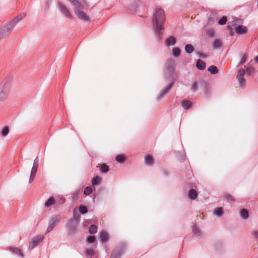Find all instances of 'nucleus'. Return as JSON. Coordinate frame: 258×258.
Returning <instances> with one entry per match:
<instances>
[{
  "label": "nucleus",
  "mask_w": 258,
  "mask_h": 258,
  "mask_svg": "<svg viewBox=\"0 0 258 258\" xmlns=\"http://www.w3.org/2000/svg\"><path fill=\"white\" fill-rule=\"evenodd\" d=\"M8 92V90L6 88H3L2 89H0V101L7 98Z\"/></svg>",
  "instance_id": "12"
},
{
  "label": "nucleus",
  "mask_w": 258,
  "mask_h": 258,
  "mask_svg": "<svg viewBox=\"0 0 258 258\" xmlns=\"http://www.w3.org/2000/svg\"><path fill=\"white\" fill-rule=\"evenodd\" d=\"M92 192V189L90 186L86 187L84 191V194L85 195H89Z\"/></svg>",
  "instance_id": "38"
},
{
  "label": "nucleus",
  "mask_w": 258,
  "mask_h": 258,
  "mask_svg": "<svg viewBox=\"0 0 258 258\" xmlns=\"http://www.w3.org/2000/svg\"><path fill=\"white\" fill-rule=\"evenodd\" d=\"M36 175V173L31 172V175H30V177L29 178V182L30 183L32 182L33 181Z\"/></svg>",
  "instance_id": "43"
},
{
  "label": "nucleus",
  "mask_w": 258,
  "mask_h": 258,
  "mask_svg": "<svg viewBox=\"0 0 258 258\" xmlns=\"http://www.w3.org/2000/svg\"><path fill=\"white\" fill-rule=\"evenodd\" d=\"M174 85V82H171L169 85L164 88L160 93V94L158 96L159 99H160L162 98L163 97H164L171 90L172 87H173Z\"/></svg>",
  "instance_id": "9"
},
{
  "label": "nucleus",
  "mask_w": 258,
  "mask_h": 258,
  "mask_svg": "<svg viewBox=\"0 0 258 258\" xmlns=\"http://www.w3.org/2000/svg\"><path fill=\"white\" fill-rule=\"evenodd\" d=\"M58 8L61 13L67 18L72 19V16L68 8L62 4L59 3L58 4Z\"/></svg>",
  "instance_id": "7"
},
{
  "label": "nucleus",
  "mask_w": 258,
  "mask_h": 258,
  "mask_svg": "<svg viewBox=\"0 0 258 258\" xmlns=\"http://www.w3.org/2000/svg\"><path fill=\"white\" fill-rule=\"evenodd\" d=\"M176 43V39L173 36H170L167 38L165 41L166 46L173 45Z\"/></svg>",
  "instance_id": "14"
},
{
  "label": "nucleus",
  "mask_w": 258,
  "mask_h": 258,
  "mask_svg": "<svg viewBox=\"0 0 258 258\" xmlns=\"http://www.w3.org/2000/svg\"><path fill=\"white\" fill-rule=\"evenodd\" d=\"M94 248H96V245H94Z\"/></svg>",
  "instance_id": "50"
},
{
  "label": "nucleus",
  "mask_w": 258,
  "mask_h": 258,
  "mask_svg": "<svg viewBox=\"0 0 258 258\" xmlns=\"http://www.w3.org/2000/svg\"><path fill=\"white\" fill-rule=\"evenodd\" d=\"M7 250H9L10 252L16 253L18 254V255L20 256L22 258L24 257V255L22 253L21 249H19L18 248L14 246H9L6 248Z\"/></svg>",
  "instance_id": "10"
},
{
  "label": "nucleus",
  "mask_w": 258,
  "mask_h": 258,
  "mask_svg": "<svg viewBox=\"0 0 258 258\" xmlns=\"http://www.w3.org/2000/svg\"><path fill=\"white\" fill-rule=\"evenodd\" d=\"M79 211L80 213H81L82 214H84L87 213L88 209L86 206L84 205H81L79 207Z\"/></svg>",
  "instance_id": "33"
},
{
  "label": "nucleus",
  "mask_w": 258,
  "mask_h": 258,
  "mask_svg": "<svg viewBox=\"0 0 258 258\" xmlns=\"http://www.w3.org/2000/svg\"><path fill=\"white\" fill-rule=\"evenodd\" d=\"M55 204V200L52 197H50L45 203V207L47 208Z\"/></svg>",
  "instance_id": "24"
},
{
  "label": "nucleus",
  "mask_w": 258,
  "mask_h": 258,
  "mask_svg": "<svg viewBox=\"0 0 258 258\" xmlns=\"http://www.w3.org/2000/svg\"><path fill=\"white\" fill-rule=\"evenodd\" d=\"M247 29L244 26L240 25L235 28V32L238 34H244L247 33Z\"/></svg>",
  "instance_id": "11"
},
{
  "label": "nucleus",
  "mask_w": 258,
  "mask_h": 258,
  "mask_svg": "<svg viewBox=\"0 0 258 258\" xmlns=\"http://www.w3.org/2000/svg\"><path fill=\"white\" fill-rule=\"evenodd\" d=\"M153 25L155 27V30L157 32L158 36L159 39L162 37V30L164 29L163 24L165 22V15L164 11L160 8H157L153 18Z\"/></svg>",
  "instance_id": "1"
},
{
  "label": "nucleus",
  "mask_w": 258,
  "mask_h": 258,
  "mask_svg": "<svg viewBox=\"0 0 258 258\" xmlns=\"http://www.w3.org/2000/svg\"><path fill=\"white\" fill-rule=\"evenodd\" d=\"M95 241V237L94 236H89L87 238V242L89 243H94Z\"/></svg>",
  "instance_id": "40"
},
{
  "label": "nucleus",
  "mask_w": 258,
  "mask_h": 258,
  "mask_svg": "<svg viewBox=\"0 0 258 258\" xmlns=\"http://www.w3.org/2000/svg\"><path fill=\"white\" fill-rule=\"evenodd\" d=\"M208 71L212 74H216L218 72V69L215 66H210L208 68Z\"/></svg>",
  "instance_id": "22"
},
{
  "label": "nucleus",
  "mask_w": 258,
  "mask_h": 258,
  "mask_svg": "<svg viewBox=\"0 0 258 258\" xmlns=\"http://www.w3.org/2000/svg\"><path fill=\"white\" fill-rule=\"evenodd\" d=\"M253 236L255 238H256L257 239H258V232H254L253 233Z\"/></svg>",
  "instance_id": "46"
},
{
  "label": "nucleus",
  "mask_w": 258,
  "mask_h": 258,
  "mask_svg": "<svg viewBox=\"0 0 258 258\" xmlns=\"http://www.w3.org/2000/svg\"><path fill=\"white\" fill-rule=\"evenodd\" d=\"M101 178L99 176H96L94 177L92 180V185H95L98 184L101 181Z\"/></svg>",
  "instance_id": "30"
},
{
  "label": "nucleus",
  "mask_w": 258,
  "mask_h": 258,
  "mask_svg": "<svg viewBox=\"0 0 258 258\" xmlns=\"http://www.w3.org/2000/svg\"><path fill=\"white\" fill-rule=\"evenodd\" d=\"M38 165H39V159H38V157L37 156L34 160L33 167H32V168L31 170V172L37 173V169L38 168Z\"/></svg>",
  "instance_id": "13"
},
{
  "label": "nucleus",
  "mask_w": 258,
  "mask_h": 258,
  "mask_svg": "<svg viewBox=\"0 0 258 258\" xmlns=\"http://www.w3.org/2000/svg\"><path fill=\"white\" fill-rule=\"evenodd\" d=\"M245 74V70L241 69L238 71L236 76V78L239 82V84L241 87H244L245 85V80L243 77Z\"/></svg>",
  "instance_id": "5"
},
{
  "label": "nucleus",
  "mask_w": 258,
  "mask_h": 258,
  "mask_svg": "<svg viewBox=\"0 0 258 258\" xmlns=\"http://www.w3.org/2000/svg\"><path fill=\"white\" fill-rule=\"evenodd\" d=\"M240 216L244 219H246L248 217V212L245 209H242L240 212Z\"/></svg>",
  "instance_id": "23"
},
{
  "label": "nucleus",
  "mask_w": 258,
  "mask_h": 258,
  "mask_svg": "<svg viewBox=\"0 0 258 258\" xmlns=\"http://www.w3.org/2000/svg\"><path fill=\"white\" fill-rule=\"evenodd\" d=\"M145 162L146 165L151 166L154 163V159L152 156L149 155L145 157Z\"/></svg>",
  "instance_id": "17"
},
{
  "label": "nucleus",
  "mask_w": 258,
  "mask_h": 258,
  "mask_svg": "<svg viewBox=\"0 0 258 258\" xmlns=\"http://www.w3.org/2000/svg\"><path fill=\"white\" fill-rule=\"evenodd\" d=\"M109 166L105 164H102L100 167V170L101 173H106L109 171Z\"/></svg>",
  "instance_id": "25"
},
{
  "label": "nucleus",
  "mask_w": 258,
  "mask_h": 258,
  "mask_svg": "<svg viewBox=\"0 0 258 258\" xmlns=\"http://www.w3.org/2000/svg\"><path fill=\"white\" fill-rule=\"evenodd\" d=\"M234 25L235 23H234V22H229L227 26V28L229 31H231L232 30H233L232 27L234 26Z\"/></svg>",
  "instance_id": "42"
},
{
  "label": "nucleus",
  "mask_w": 258,
  "mask_h": 258,
  "mask_svg": "<svg viewBox=\"0 0 258 258\" xmlns=\"http://www.w3.org/2000/svg\"><path fill=\"white\" fill-rule=\"evenodd\" d=\"M9 133V128L8 126H5L2 131V136H6Z\"/></svg>",
  "instance_id": "36"
},
{
  "label": "nucleus",
  "mask_w": 258,
  "mask_h": 258,
  "mask_svg": "<svg viewBox=\"0 0 258 258\" xmlns=\"http://www.w3.org/2000/svg\"><path fill=\"white\" fill-rule=\"evenodd\" d=\"M44 239V236L41 235H37L35 236L29 243V249H33L36 246L38 245L40 242L42 241Z\"/></svg>",
  "instance_id": "6"
},
{
  "label": "nucleus",
  "mask_w": 258,
  "mask_h": 258,
  "mask_svg": "<svg viewBox=\"0 0 258 258\" xmlns=\"http://www.w3.org/2000/svg\"><path fill=\"white\" fill-rule=\"evenodd\" d=\"M247 58V55H246V54H245L244 55H243V56L242 57V58H241L240 61L237 64V67H239L241 64H242V63H244L246 61Z\"/></svg>",
  "instance_id": "35"
},
{
  "label": "nucleus",
  "mask_w": 258,
  "mask_h": 258,
  "mask_svg": "<svg viewBox=\"0 0 258 258\" xmlns=\"http://www.w3.org/2000/svg\"><path fill=\"white\" fill-rule=\"evenodd\" d=\"M227 21V17L224 16L219 20L218 23L220 25H223L226 23Z\"/></svg>",
  "instance_id": "34"
},
{
  "label": "nucleus",
  "mask_w": 258,
  "mask_h": 258,
  "mask_svg": "<svg viewBox=\"0 0 258 258\" xmlns=\"http://www.w3.org/2000/svg\"><path fill=\"white\" fill-rule=\"evenodd\" d=\"M196 66L200 70H203L206 68L205 62L201 59H198L197 61Z\"/></svg>",
  "instance_id": "16"
},
{
  "label": "nucleus",
  "mask_w": 258,
  "mask_h": 258,
  "mask_svg": "<svg viewBox=\"0 0 258 258\" xmlns=\"http://www.w3.org/2000/svg\"><path fill=\"white\" fill-rule=\"evenodd\" d=\"M163 173L165 176L168 175V172L166 170H163Z\"/></svg>",
  "instance_id": "47"
},
{
  "label": "nucleus",
  "mask_w": 258,
  "mask_h": 258,
  "mask_svg": "<svg viewBox=\"0 0 258 258\" xmlns=\"http://www.w3.org/2000/svg\"><path fill=\"white\" fill-rule=\"evenodd\" d=\"M215 213L217 216H221L223 213V209L220 207L217 208L215 210Z\"/></svg>",
  "instance_id": "37"
},
{
  "label": "nucleus",
  "mask_w": 258,
  "mask_h": 258,
  "mask_svg": "<svg viewBox=\"0 0 258 258\" xmlns=\"http://www.w3.org/2000/svg\"><path fill=\"white\" fill-rule=\"evenodd\" d=\"M85 254L88 258H91L94 254V250L92 249H87Z\"/></svg>",
  "instance_id": "28"
},
{
  "label": "nucleus",
  "mask_w": 258,
  "mask_h": 258,
  "mask_svg": "<svg viewBox=\"0 0 258 258\" xmlns=\"http://www.w3.org/2000/svg\"><path fill=\"white\" fill-rule=\"evenodd\" d=\"M229 32H230L229 34H230V35L231 36H232V35L234 34V33H233V30H232L231 31H229Z\"/></svg>",
  "instance_id": "49"
},
{
  "label": "nucleus",
  "mask_w": 258,
  "mask_h": 258,
  "mask_svg": "<svg viewBox=\"0 0 258 258\" xmlns=\"http://www.w3.org/2000/svg\"><path fill=\"white\" fill-rule=\"evenodd\" d=\"M254 60L258 63V55L254 58Z\"/></svg>",
  "instance_id": "48"
},
{
  "label": "nucleus",
  "mask_w": 258,
  "mask_h": 258,
  "mask_svg": "<svg viewBox=\"0 0 258 258\" xmlns=\"http://www.w3.org/2000/svg\"><path fill=\"white\" fill-rule=\"evenodd\" d=\"M120 255L121 253L119 251H113L110 255V258H119Z\"/></svg>",
  "instance_id": "32"
},
{
  "label": "nucleus",
  "mask_w": 258,
  "mask_h": 258,
  "mask_svg": "<svg viewBox=\"0 0 258 258\" xmlns=\"http://www.w3.org/2000/svg\"><path fill=\"white\" fill-rule=\"evenodd\" d=\"M198 89V83L197 82H194L192 84L190 90L192 92H195L197 91Z\"/></svg>",
  "instance_id": "41"
},
{
  "label": "nucleus",
  "mask_w": 258,
  "mask_h": 258,
  "mask_svg": "<svg viewBox=\"0 0 258 258\" xmlns=\"http://www.w3.org/2000/svg\"><path fill=\"white\" fill-rule=\"evenodd\" d=\"M14 22H10L0 28V38H5L9 35L15 27Z\"/></svg>",
  "instance_id": "2"
},
{
  "label": "nucleus",
  "mask_w": 258,
  "mask_h": 258,
  "mask_svg": "<svg viewBox=\"0 0 258 258\" xmlns=\"http://www.w3.org/2000/svg\"><path fill=\"white\" fill-rule=\"evenodd\" d=\"M82 9L75 10V13L79 19L84 21H90V18L85 13L82 11Z\"/></svg>",
  "instance_id": "8"
},
{
  "label": "nucleus",
  "mask_w": 258,
  "mask_h": 258,
  "mask_svg": "<svg viewBox=\"0 0 258 258\" xmlns=\"http://www.w3.org/2000/svg\"><path fill=\"white\" fill-rule=\"evenodd\" d=\"M100 236V240L102 243H106L108 240V235L105 231H102Z\"/></svg>",
  "instance_id": "15"
},
{
  "label": "nucleus",
  "mask_w": 258,
  "mask_h": 258,
  "mask_svg": "<svg viewBox=\"0 0 258 258\" xmlns=\"http://www.w3.org/2000/svg\"><path fill=\"white\" fill-rule=\"evenodd\" d=\"M61 216L59 215H53L49 221V225L46 233H48L53 230L54 227L61 221Z\"/></svg>",
  "instance_id": "3"
},
{
  "label": "nucleus",
  "mask_w": 258,
  "mask_h": 258,
  "mask_svg": "<svg viewBox=\"0 0 258 258\" xmlns=\"http://www.w3.org/2000/svg\"><path fill=\"white\" fill-rule=\"evenodd\" d=\"M115 160L117 162L122 163L125 161L126 157L123 154H119L116 156Z\"/></svg>",
  "instance_id": "21"
},
{
  "label": "nucleus",
  "mask_w": 258,
  "mask_h": 258,
  "mask_svg": "<svg viewBox=\"0 0 258 258\" xmlns=\"http://www.w3.org/2000/svg\"><path fill=\"white\" fill-rule=\"evenodd\" d=\"M254 72V69L252 67H248L246 69V73L247 74L250 75Z\"/></svg>",
  "instance_id": "44"
},
{
  "label": "nucleus",
  "mask_w": 258,
  "mask_h": 258,
  "mask_svg": "<svg viewBox=\"0 0 258 258\" xmlns=\"http://www.w3.org/2000/svg\"><path fill=\"white\" fill-rule=\"evenodd\" d=\"M212 46L213 48H219L222 46L221 41L219 39H216L213 42Z\"/></svg>",
  "instance_id": "26"
},
{
  "label": "nucleus",
  "mask_w": 258,
  "mask_h": 258,
  "mask_svg": "<svg viewBox=\"0 0 258 258\" xmlns=\"http://www.w3.org/2000/svg\"><path fill=\"white\" fill-rule=\"evenodd\" d=\"M97 226L95 224H92L90 226L89 232L90 234H95L97 231Z\"/></svg>",
  "instance_id": "27"
},
{
  "label": "nucleus",
  "mask_w": 258,
  "mask_h": 258,
  "mask_svg": "<svg viewBox=\"0 0 258 258\" xmlns=\"http://www.w3.org/2000/svg\"><path fill=\"white\" fill-rule=\"evenodd\" d=\"M226 199L229 201H234V198L232 196L230 195H227L226 196Z\"/></svg>",
  "instance_id": "45"
},
{
  "label": "nucleus",
  "mask_w": 258,
  "mask_h": 258,
  "mask_svg": "<svg viewBox=\"0 0 258 258\" xmlns=\"http://www.w3.org/2000/svg\"><path fill=\"white\" fill-rule=\"evenodd\" d=\"M26 16L25 13H22L20 14L19 15H18L16 18L14 19L11 22H14L15 23V26L17 24V23L20 21V20H22L23 18H24Z\"/></svg>",
  "instance_id": "19"
},
{
  "label": "nucleus",
  "mask_w": 258,
  "mask_h": 258,
  "mask_svg": "<svg viewBox=\"0 0 258 258\" xmlns=\"http://www.w3.org/2000/svg\"><path fill=\"white\" fill-rule=\"evenodd\" d=\"M192 232L197 237L200 235V231L196 225L193 228Z\"/></svg>",
  "instance_id": "39"
},
{
  "label": "nucleus",
  "mask_w": 258,
  "mask_h": 258,
  "mask_svg": "<svg viewBox=\"0 0 258 258\" xmlns=\"http://www.w3.org/2000/svg\"><path fill=\"white\" fill-rule=\"evenodd\" d=\"M74 7V12L76 10L87 9L88 5L86 3H81L79 0H68Z\"/></svg>",
  "instance_id": "4"
},
{
  "label": "nucleus",
  "mask_w": 258,
  "mask_h": 258,
  "mask_svg": "<svg viewBox=\"0 0 258 258\" xmlns=\"http://www.w3.org/2000/svg\"><path fill=\"white\" fill-rule=\"evenodd\" d=\"M172 51H173V55L174 57H178L179 56V55L180 54V50L178 47L173 48Z\"/></svg>",
  "instance_id": "31"
},
{
  "label": "nucleus",
  "mask_w": 258,
  "mask_h": 258,
  "mask_svg": "<svg viewBox=\"0 0 258 258\" xmlns=\"http://www.w3.org/2000/svg\"><path fill=\"white\" fill-rule=\"evenodd\" d=\"M198 196L197 191L194 189H190L188 191V197L191 200H195Z\"/></svg>",
  "instance_id": "18"
},
{
  "label": "nucleus",
  "mask_w": 258,
  "mask_h": 258,
  "mask_svg": "<svg viewBox=\"0 0 258 258\" xmlns=\"http://www.w3.org/2000/svg\"><path fill=\"white\" fill-rule=\"evenodd\" d=\"M191 102L188 100H184L182 102V106L185 109H188L191 106Z\"/></svg>",
  "instance_id": "20"
},
{
  "label": "nucleus",
  "mask_w": 258,
  "mask_h": 258,
  "mask_svg": "<svg viewBox=\"0 0 258 258\" xmlns=\"http://www.w3.org/2000/svg\"><path fill=\"white\" fill-rule=\"evenodd\" d=\"M194 50V46L191 44H186L185 46V50L187 53H191Z\"/></svg>",
  "instance_id": "29"
}]
</instances>
